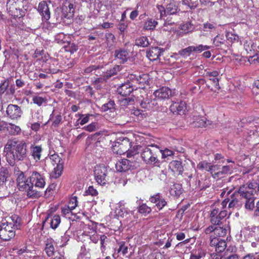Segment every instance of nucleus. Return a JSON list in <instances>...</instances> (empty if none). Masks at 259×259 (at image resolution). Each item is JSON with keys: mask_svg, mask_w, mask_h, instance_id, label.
<instances>
[{"mask_svg": "<svg viewBox=\"0 0 259 259\" xmlns=\"http://www.w3.org/2000/svg\"><path fill=\"white\" fill-rule=\"evenodd\" d=\"M27 144L24 140H9L4 147L7 162L14 166L16 161H23L27 156Z\"/></svg>", "mask_w": 259, "mask_h": 259, "instance_id": "obj_1", "label": "nucleus"}, {"mask_svg": "<svg viewBox=\"0 0 259 259\" xmlns=\"http://www.w3.org/2000/svg\"><path fill=\"white\" fill-rule=\"evenodd\" d=\"M12 222H3L0 225V238L4 241H9L15 236L16 230L20 227V219L17 215L11 218Z\"/></svg>", "mask_w": 259, "mask_h": 259, "instance_id": "obj_2", "label": "nucleus"}, {"mask_svg": "<svg viewBox=\"0 0 259 259\" xmlns=\"http://www.w3.org/2000/svg\"><path fill=\"white\" fill-rule=\"evenodd\" d=\"M17 184L18 189L26 192L28 197L33 198L40 196L39 192L34 188L31 177L26 178L23 172L20 173L17 178Z\"/></svg>", "mask_w": 259, "mask_h": 259, "instance_id": "obj_3", "label": "nucleus"}, {"mask_svg": "<svg viewBox=\"0 0 259 259\" xmlns=\"http://www.w3.org/2000/svg\"><path fill=\"white\" fill-rule=\"evenodd\" d=\"M161 152V150H159L157 146L151 145L143 149L141 157L146 164L154 165L156 163H159L158 156Z\"/></svg>", "mask_w": 259, "mask_h": 259, "instance_id": "obj_4", "label": "nucleus"}, {"mask_svg": "<svg viewBox=\"0 0 259 259\" xmlns=\"http://www.w3.org/2000/svg\"><path fill=\"white\" fill-rule=\"evenodd\" d=\"M24 0H8L7 10L14 18H21L25 15L26 10L23 9Z\"/></svg>", "mask_w": 259, "mask_h": 259, "instance_id": "obj_5", "label": "nucleus"}, {"mask_svg": "<svg viewBox=\"0 0 259 259\" xmlns=\"http://www.w3.org/2000/svg\"><path fill=\"white\" fill-rule=\"evenodd\" d=\"M237 192L245 200V208L249 211L253 210L255 208V197L253 192L247 190L245 185H242L239 187Z\"/></svg>", "mask_w": 259, "mask_h": 259, "instance_id": "obj_6", "label": "nucleus"}, {"mask_svg": "<svg viewBox=\"0 0 259 259\" xmlns=\"http://www.w3.org/2000/svg\"><path fill=\"white\" fill-rule=\"evenodd\" d=\"M120 149L122 150V154H126L127 158H134L137 156L138 153L137 150L134 147L132 149V143L130 141L128 138L126 137H120L117 140Z\"/></svg>", "mask_w": 259, "mask_h": 259, "instance_id": "obj_7", "label": "nucleus"}, {"mask_svg": "<svg viewBox=\"0 0 259 259\" xmlns=\"http://www.w3.org/2000/svg\"><path fill=\"white\" fill-rule=\"evenodd\" d=\"M156 8L158 12L160 13V18L167 15L175 14L180 11L178 4L174 0H170L165 8L159 5H157Z\"/></svg>", "mask_w": 259, "mask_h": 259, "instance_id": "obj_8", "label": "nucleus"}, {"mask_svg": "<svg viewBox=\"0 0 259 259\" xmlns=\"http://www.w3.org/2000/svg\"><path fill=\"white\" fill-rule=\"evenodd\" d=\"M115 213L118 217H121L128 221L132 220L134 211L130 210L126 207L124 201L121 200L117 204Z\"/></svg>", "mask_w": 259, "mask_h": 259, "instance_id": "obj_9", "label": "nucleus"}, {"mask_svg": "<svg viewBox=\"0 0 259 259\" xmlns=\"http://www.w3.org/2000/svg\"><path fill=\"white\" fill-rule=\"evenodd\" d=\"M228 214L226 210H222L219 207H214L211 211L210 214V222L211 224L215 226H220L222 224V220H223Z\"/></svg>", "mask_w": 259, "mask_h": 259, "instance_id": "obj_10", "label": "nucleus"}, {"mask_svg": "<svg viewBox=\"0 0 259 259\" xmlns=\"http://www.w3.org/2000/svg\"><path fill=\"white\" fill-rule=\"evenodd\" d=\"M50 159L53 165H57L54 168V171L52 173V177L57 179L62 174L64 168V161L57 154L51 155Z\"/></svg>", "mask_w": 259, "mask_h": 259, "instance_id": "obj_11", "label": "nucleus"}, {"mask_svg": "<svg viewBox=\"0 0 259 259\" xmlns=\"http://www.w3.org/2000/svg\"><path fill=\"white\" fill-rule=\"evenodd\" d=\"M129 159H122L118 161L115 164V168L118 171H126L131 168L136 166V161L134 158H128Z\"/></svg>", "mask_w": 259, "mask_h": 259, "instance_id": "obj_12", "label": "nucleus"}, {"mask_svg": "<svg viewBox=\"0 0 259 259\" xmlns=\"http://www.w3.org/2000/svg\"><path fill=\"white\" fill-rule=\"evenodd\" d=\"M107 169L104 165H99L95 167L94 175L97 182L101 185L107 182Z\"/></svg>", "mask_w": 259, "mask_h": 259, "instance_id": "obj_13", "label": "nucleus"}, {"mask_svg": "<svg viewBox=\"0 0 259 259\" xmlns=\"http://www.w3.org/2000/svg\"><path fill=\"white\" fill-rule=\"evenodd\" d=\"M8 116L12 119H17L21 117L23 111L17 105L9 104L6 109Z\"/></svg>", "mask_w": 259, "mask_h": 259, "instance_id": "obj_14", "label": "nucleus"}, {"mask_svg": "<svg viewBox=\"0 0 259 259\" xmlns=\"http://www.w3.org/2000/svg\"><path fill=\"white\" fill-rule=\"evenodd\" d=\"M171 112L176 114H184L186 110V104L181 101L179 102H173L169 107Z\"/></svg>", "mask_w": 259, "mask_h": 259, "instance_id": "obj_15", "label": "nucleus"}, {"mask_svg": "<svg viewBox=\"0 0 259 259\" xmlns=\"http://www.w3.org/2000/svg\"><path fill=\"white\" fill-rule=\"evenodd\" d=\"M37 10L42 16L43 20L48 21L50 18V11L46 2H40L38 6Z\"/></svg>", "mask_w": 259, "mask_h": 259, "instance_id": "obj_16", "label": "nucleus"}, {"mask_svg": "<svg viewBox=\"0 0 259 259\" xmlns=\"http://www.w3.org/2000/svg\"><path fill=\"white\" fill-rule=\"evenodd\" d=\"M114 56L120 63L123 64L129 58V52L125 49L119 48L115 51Z\"/></svg>", "mask_w": 259, "mask_h": 259, "instance_id": "obj_17", "label": "nucleus"}, {"mask_svg": "<svg viewBox=\"0 0 259 259\" xmlns=\"http://www.w3.org/2000/svg\"><path fill=\"white\" fill-rule=\"evenodd\" d=\"M42 152V148L40 145L31 144L30 147V155L32 156L35 162L40 160Z\"/></svg>", "mask_w": 259, "mask_h": 259, "instance_id": "obj_18", "label": "nucleus"}, {"mask_svg": "<svg viewBox=\"0 0 259 259\" xmlns=\"http://www.w3.org/2000/svg\"><path fill=\"white\" fill-rule=\"evenodd\" d=\"M62 17L67 19L72 18L74 16V8L73 4L66 3L62 7Z\"/></svg>", "mask_w": 259, "mask_h": 259, "instance_id": "obj_19", "label": "nucleus"}, {"mask_svg": "<svg viewBox=\"0 0 259 259\" xmlns=\"http://www.w3.org/2000/svg\"><path fill=\"white\" fill-rule=\"evenodd\" d=\"M171 91L170 89L166 87H163L154 93V96L160 100L168 99L171 95Z\"/></svg>", "mask_w": 259, "mask_h": 259, "instance_id": "obj_20", "label": "nucleus"}, {"mask_svg": "<svg viewBox=\"0 0 259 259\" xmlns=\"http://www.w3.org/2000/svg\"><path fill=\"white\" fill-rule=\"evenodd\" d=\"M163 52V49L158 47H152L147 51V57L150 60L155 61L158 59Z\"/></svg>", "mask_w": 259, "mask_h": 259, "instance_id": "obj_21", "label": "nucleus"}, {"mask_svg": "<svg viewBox=\"0 0 259 259\" xmlns=\"http://www.w3.org/2000/svg\"><path fill=\"white\" fill-rule=\"evenodd\" d=\"M31 179L33 183L35 182V187L40 188L44 187L46 184L45 177L36 171H33L31 175Z\"/></svg>", "mask_w": 259, "mask_h": 259, "instance_id": "obj_22", "label": "nucleus"}, {"mask_svg": "<svg viewBox=\"0 0 259 259\" xmlns=\"http://www.w3.org/2000/svg\"><path fill=\"white\" fill-rule=\"evenodd\" d=\"M133 86L131 82H127L121 84L117 89V92L121 96L126 97L130 95L133 92Z\"/></svg>", "mask_w": 259, "mask_h": 259, "instance_id": "obj_23", "label": "nucleus"}, {"mask_svg": "<svg viewBox=\"0 0 259 259\" xmlns=\"http://www.w3.org/2000/svg\"><path fill=\"white\" fill-rule=\"evenodd\" d=\"M169 167L172 171L178 172L179 175H182L184 168L181 161L179 160H172L169 164Z\"/></svg>", "mask_w": 259, "mask_h": 259, "instance_id": "obj_24", "label": "nucleus"}, {"mask_svg": "<svg viewBox=\"0 0 259 259\" xmlns=\"http://www.w3.org/2000/svg\"><path fill=\"white\" fill-rule=\"evenodd\" d=\"M238 194H239L237 191H235L230 195L229 198V203L228 204V207L229 208H234L239 205V201L238 199Z\"/></svg>", "mask_w": 259, "mask_h": 259, "instance_id": "obj_25", "label": "nucleus"}, {"mask_svg": "<svg viewBox=\"0 0 259 259\" xmlns=\"http://www.w3.org/2000/svg\"><path fill=\"white\" fill-rule=\"evenodd\" d=\"M211 9L216 12H222L226 7L227 4L224 0H219L211 3Z\"/></svg>", "mask_w": 259, "mask_h": 259, "instance_id": "obj_26", "label": "nucleus"}, {"mask_svg": "<svg viewBox=\"0 0 259 259\" xmlns=\"http://www.w3.org/2000/svg\"><path fill=\"white\" fill-rule=\"evenodd\" d=\"M114 101L110 100L107 103L103 104L102 106L101 109L103 111H109L112 114V116L114 117L116 114L115 112Z\"/></svg>", "mask_w": 259, "mask_h": 259, "instance_id": "obj_27", "label": "nucleus"}, {"mask_svg": "<svg viewBox=\"0 0 259 259\" xmlns=\"http://www.w3.org/2000/svg\"><path fill=\"white\" fill-rule=\"evenodd\" d=\"M54 240L52 238H48L45 241V250L48 256H52L54 255L55 248L53 245Z\"/></svg>", "mask_w": 259, "mask_h": 259, "instance_id": "obj_28", "label": "nucleus"}, {"mask_svg": "<svg viewBox=\"0 0 259 259\" xmlns=\"http://www.w3.org/2000/svg\"><path fill=\"white\" fill-rule=\"evenodd\" d=\"M121 68L119 65L114 66L113 68L103 73V77L104 79H108L112 76L117 74V73L120 71Z\"/></svg>", "mask_w": 259, "mask_h": 259, "instance_id": "obj_29", "label": "nucleus"}, {"mask_svg": "<svg viewBox=\"0 0 259 259\" xmlns=\"http://www.w3.org/2000/svg\"><path fill=\"white\" fill-rule=\"evenodd\" d=\"M50 120L52 121V125L57 126L62 120V115L60 112H55L54 110L50 115Z\"/></svg>", "mask_w": 259, "mask_h": 259, "instance_id": "obj_30", "label": "nucleus"}, {"mask_svg": "<svg viewBox=\"0 0 259 259\" xmlns=\"http://www.w3.org/2000/svg\"><path fill=\"white\" fill-rule=\"evenodd\" d=\"M135 45L139 47L146 48L149 46L150 42L146 36H142L135 39Z\"/></svg>", "mask_w": 259, "mask_h": 259, "instance_id": "obj_31", "label": "nucleus"}, {"mask_svg": "<svg viewBox=\"0 0 259 259\" xmlns=\"http://www.w3.org/2000/svg\"><path fill=\"white\" fill-rule=\"evenodd\" d=\"M246 231H248V239L253 237L255 240H259V226H253Z\"/></svg>", "mask_w": 259, "mask_h": 259, "instance_id": "obj_32", "label": "nucleus"}, {"mask_svg": "<svg viewBox=\"0 0 259 259\" xmlns=\"http://www.w3.org/2000/svg\"><path fill=\"white\" fill-rule=\"evenodd\" d=\"M7 130L9 133L13 136L19 135L21 132V129L19 126L12 123L9 124L7 126Z\"/></svg>", "mask_w": 259, "mask_h": 259, "instance_id": "obj_33", "label": "nucleus"}, {"mask_svg": "<svg viewBox=\"0 0 259 259\" xmlns=\"http://www.w3.org/2000/svg\"><path fill=\"white\" fill-rule=\"evenodd\" d=\"M157 21L153 19H149L146 21L144 25V29L147 30H154L157 25Z\"/></svg>", "mask_w": 259, "mask_h": 259, "instance_id": "obj_34", "label": "nucleus"}, {"mask_svg": "<svg viewBox=\"0 0 259 259\" xmlns=\"http://www.w3.org/2000/svg\"><path fill=\"white\" fill-rule=\"evenodd\" d=\"M9 177L8 170L4 167H2L0 171V185H3L7 181Z\"/></svg>", "mask_w": 259, "mask_h": 259, "instance_id": "obj_35", "label": "nucleus"}, {"mask_svg": "<svg viewBox=\"0 0 259 259\" xmlns=\"http://www.w3.org/2000/svg\"><path fill=\"white\" fill-rule=\"evenodd\" d=\"M231 168L229 166H223L222 167L221 170H220L218 171L214 172V174H212V177L214 178H222L223 175L228 174Z\"/></svg>", "mask_w": 259, "mask_h": 259, "instance_id": "obj_36", "label": "nucleus"}, {"mask_svg": "<svg viewBox=\"0 0 259 259\" xmlns=\"http://www.w3.org/2000/svg\"><path fill=\"white\" fill-rule=\"evenodd\" d=\"M191 48L192 53H200L202 52L209 49L210 46L207 45H203L202 44L198 45L196 46H191Z\"/></svg>", "mask_w": 259, "mask_h": 259, "instance_id": "obj_37", "label": "nucleus"}, {"mask_svg": "<svg viewBox=\"0 0 259 259\" xmlns=\"http://www.w3.org/2000/svg\"><path fill=\"white\" fill-rule=\"evenodd\" d=\"M215 230L214 234L218 237H224L226 235L227 233V229L226 228L221 227L220 226H215Z\"/></svg>", "mask_w": 259, "mask_h": 259, "instance_id": "obj_38", "label": "nucleus"}, {"mask_svg": "<svg viewBox=\"0 0 259 259\" xmlns=\"http://www.w3.org/2000/svg\"><path fill=\"white\" fill-rule=\"evenodd\" d=\"M205 255V251L203 249H198L197 250L193 251L191 253L189 259H201Z\"/></svg>", "mask_w": 259, "mask_h": 259, "instance_id": "obj_39", "label": "nucleus"}, {"mask_svg": "<svg viewBox=\"0 0 259 259\" xmlns=\"http://www.w3.org/2000/svg\"><path fill=\"white\" fill-rule=\"evenodd\" d=\"M61 222V219L59 215H55L50 220V227L52 229L55 230L59 225Z\"/></svg>", "mask_w": 259, "mask_h": 259, "instance_id": "obj_40", "label": "nucleus"}, {"mask_svg": "<svg viewBox=\"0 0 259 259\" xmlns=\"http://www.w3.org/2000/svg\"><path fill=\"white\" fill-rule=\"evenodd\" d=\"M32 102L34 104H36L38 106H42L44 104H46L47 99L38 96H34L32 97Z\"/></svg>", "mask_w": 259, "mask_h": 259, "instance_id": "obj_41", "label": "nucleus"}, {"mask_svg": "<svg viewBox=\"0 0 259 259\" xmlns=\"http://www.w3.org/2000/svg\"><path fill=\"white\" fill-rule=\"evenodd\" d=\"M151 211V208L145 203H143L138 207V212L145 216L149 214Z\"/></svg>", "mask_w": 259, "mask_h": 259, "instance_id": "obj_42", "label": "nucleus"}, {"mask_svg": "<svg viewBox=\"0 0 259 259\" xmlns=\"http://www.w3.org/2000/svg\"><path fill=\"white\" fill-rule=\"evenodd\" d=\"M197 168L199 169H205L211 173L212 164L206 161H201L198 164Z\"/></svg>", "mask_w": 259, "mask_h": 259, "instance_id": "obj_43", "label": "nucleus"}, {"mask_svg": "<svg viewBox=\"0 0 259 259\" xmlns=\"http://www.w3.org/2000/svg\"><path fill=\"white\" fill-rule=\"evenodd\" d=\"M78 116L79 117V118L77 120V121L78 122L79 120H80L79 122V124L82 125L88 123L89 121L90 117L91 116H92L93 115L92 114H78Z\"/></svg>", "mask_w": 259, "mask_h": 259, "instance_id": "obj_44", "label": "nucleus"}, {"mask_svg": "<svg viewBox=\"0 0 259 259\" xmlns=\"http://www.w3.org/2000/svg\"><path fill=\"white\" fill-rule=\"evenodd\" d=\"M9 85V81L8 79L3 80L0 83V96H2L7 91Z\"/></svg>", "mask_w": 259, "mask_h": 259, "instance_id": "obj_45", "label": "nucleus"}, {"mask_svg": "<svg viewBox=\"0 0 259 259\" xmlns=\"http://www.w3.org/2000/svg\"><path fill=\"white\" fill-rule=\"evenodd\" d=\"M225 39L224 36L221 35H218L213 39V44L215 47H220L224 44Z\"/></svg>", "mask_w": 259, "mask_h": 259, "instance_id": "obj_46", "label": "nucleus"}, {"mask_svg": "<svg viewBox=\"0 0 259 259\" xmlns=\"http://www.w3.org/2000/svg\"><path fill=\"white\" fill-rule=\"evenodd\" d=\"M210 181L208 179L205 178L204 182H202L201 180H199L197 183V187L200 190H205L207 188L210 186Z\"/></svg>", "mask_w": 259, "mask_h": 259, "instance_id": "obj_47", "label": "nucleus"}, {"mask_svg": "<svg viewBox=\"0 0 259 259\" xmlns=\"http://www.w3.org/2000/svg\"><path fill=\"white\" fill-rule=\"evenodd\" d=\"M192 50L190 46H189L185 49H182L178 52V54L182 57L185 58L190 56L192 53Z\"/></svg>", "mask_w": 259, "mask_h": 259, "instance_id": "obj_48", "label": "nucleus"}, {"mask_svg": "<svg viewBox=\"0 0 259 259\" xmlns=\"http://www.w3.org/2000/svg\"><path fill=\"white\" fill-rule=\"evenodd\" d=\"M244 48L247 54L250 53L252 50L254 51L255 46L251 41H246L244 44Z\"/></svg>", "mask_w": 259, "mask_h": 259, "instance_id": "obj_49", "label": "nucleus"}, {"mask_svg": "<svg viewBox=\"0 0 259 259\" xmlns=\"http://www.w3.org/2000/svg\"><path fill=\"white\" fill-rule=\"evenodd\" d=\"M193 29V25L189 22L184 23L181 26V29L184 31L185 33L192 31Z\"/></svg>", "mask_w": 259, "mask_h": 259, "instance_id": "obj_50", "label": "nucleus"}, {"mask_svg": "<svg viewBox=\"0 0 259 259\" xmlns=\"http://www.w3.org/2000/svg\"><path fill=\"white\" fill-rule=\"evenodd\" d=\"M227 246V243L224 240L220 239L219 243L218 244L215 250L218 252L220 253L224 250Z\"/></svg>", "mask_w": 259, "mask_h": 259, "instance_id": "obj_51", "label": "nucleus"}, {"mask_svg": "<svg viewBox=\"0 0 259 259\" xmlns=\"http://www.w3.org/2000/svg\"><path fill=\"white\" fill-rule=\"evenodd\" d=\"M125 244L124 241H121L118 243L119 247L118 252H121L123 255H125L128 252V247Z\"/></svg>", "mask_w": 259, "mask_h": 259, "instance_id": "obj_52", "label": "nucleus"}, {"mask_svg": "<svg viewBox=\"0 0 259 259\" xmlns=\"http://www.w3.org/2000/svg\"><path fill=\"white\" fill-rule=\"evenodd\" d=\"M99 240H100L101 250L103 251L105 249V245L108 241L107 237L105 235H100Z\"/></svg>", "mask_w": 259, "mask_h": 259, "instance_id": "obj_53", "label": "nucleus"}, {"mask_svg": "<svg viewBox=\"0 0 259 259\" xmlns=\"http://www.w3.org/2000/svg\"><path fill=\"white\" fill-rule=\"evenodd\" d=\"M98 128V123L97 122H94L87 126H84L83 128L86 131L92 132L97 130Z\"/></svg>", "mask_w": 259, "mask_h": 259, "instance_id": "obj_54", "label": "nucleus"}, {"mask_svg": "<svg viewBox=\"0 0 259 259\" xmlns=\"http://www.w3.org/2000/svg\"><path fill=\"white\" fill-rule=\"evenodd\" d=\"M171 192H174L175 194L179 196L182 193V186L180 184H174L171 188Z\"/></svg>", "mask_w": 259, "mask_h": 259, "instance_id": "obj_55", "label": "nucleus"}, {"mask_svg": "<svg viewBox=\"0 0 259 259\" xmlns=\"http://www.w3.org/2000/svg\"><path fill=\"white\" fill-rule=\"evenodd\" d=\"M66 35L63 33H59L55 36V40L58 43L64 44L66 41Z\"/></svg>", "mask_w": 259, "mask_h": 259, "instance_id": "obj_56", "label": "nucleus"}, {"mask_svg": "<svg viewBox=\"0 0 259 259\" xmlns=\"http://www.w3.org/2000/svg\"><path fill=\"white\" fill-rule=\"evenodd\" d=\"M77 197L74 196L70 199L67 206L72 210L77 206Z\"/></svg>", "mask_w": 259, "mask_h": 259, "instance_id": "obj_57", "label": "nucleus"}, {"mask_svg": "<svg viewBox=\"0 0 259 259\" xmlns=\"http://www.w3.org/2000/svg\"><path fill=\"white\" fill-rule=\"evenodd\" d=\"M112 150L114 153L120 155L122 154V150L120 149L119 143H118L117 140L112 145Z\"/></svg>", "mask_w": 259, "mask_h": 259, "instance_id": "obj_58", "label": "nucleus"}, {"mask_svg": "<svg viewBox=\"0 0 259 259\" xmlns=\"http://www.w3.org/2000/svg\"><path fill=\"white\" fill-rule=\"evenodd\" d=\"M37 119H38V121L36 122H34L31 125V128L32 130L34 131L35 132L39 130L40 128V120L41 119V117L40 116H37Z\"/></svg>", "mask_w": 259, "mask_h": 259, "instance_id": "obj_59", "label": "nucleus"}, {"mask_svg": "<svg viewBox=\"0 0 259 259\" xmlns=\"http://www.w3.org/2000/svg\"><path fill=\"white\" fill-rule=\"evenodd\" d=\"M248 61L250 64H255L259 63V56L255 54L252 56L248 57Z\"/></svg>", "mask_w": 259, "mask_h": 259, "instance_id": "obj_60", "label": "nucleus"}, {"mask_svg": "<svg viewBox=\"0 0 259 259\" xmlns=\"http://www.w3.org/2000/svg\"><path fill=\"white\" fill-rule=\"evenodd\" d=\"M85 193L86 195L96 196L98 194L97 191L92 186L89 187Z\"/></svg>", "mask_w": 259, "mask_h": 259, "instance_id": "obj_61", "label": "nucleus"}, {"mask_svg": "<svg viewBox=\"0 0 259 259\" xmlns=\"http://www.w3.org/2000/svg\"><path fill=\"white\" fill-rule=\"evenodd\" d=\"M226 37L227 39L231 42L238 41L239 39V37L238 35L234 34L231 33H227V34H226Z\"/></svg>", "mask_w": 259, "mask_h": 259, "instance_id": "obj_62", "label": "nucleus"}, {"mask_svg": "<svg viewBox=\"0 0 259 259\" xmlns=\"http://www.w3.org/2000/svg\"><path fill=\"white\" fill-rule=\"evenodd\" d=\"M147 76L146 74H142V75H138L136 77L137 81L140 84H144L146 82Z\"/></svg>", "mask_w": 259, "mask_h": 259, "instance_id": "obj_63", "label": "nucleus"}, {"mask_svg": "<svg viewBox=\"0 0 259 259\" xmlns=\"http://www.w3.org/2000/svg\"><path fill=\"white\" fill-rule=\"evenodd\" d=\"M203 28L204 31H208V30L215 29L216 26L213 23H205L203 24Z\"/></svg>", "mask_w": 259, "mask_h": 259, "instance_id": "obj_64", "label": "nucleus"}]
</instances>
